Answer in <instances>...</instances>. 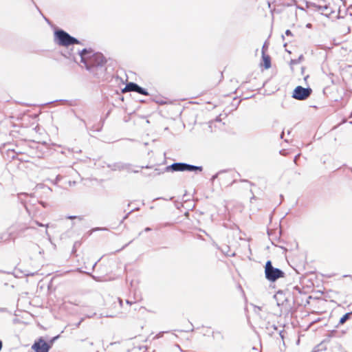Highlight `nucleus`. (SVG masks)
Instances as JSON below:
<instances>
[{"instance_id": "nucleus-8", "label": "nucleus", "mask_w": 352, "mask_h": 352, "mask_svg": "<svg viewBox=\"0 0 352 352\" xmlns=\"http://www.w3.org/2000/svg\"><path fill=\"white\" fill-rule=\"evenodd\" d=\"M220 179L221 183L225 186H231L234 182V175L231 172H225L220 175Z\"/></svg>"}, {"instance_id": "nucleus-13", "label": "nucleus", "mask_w": 352, "mask_h": 352, "mask_svg": "<svg viewBox=\"0 0 352 352\" xmlns=\"http://www.w3.org/2000/svg\"><path fill=\"white\" fill-rule=\"evenodd\" d=\"M67 219H78L79 220H82V218L80 217H76V216H69L67 217Z\"/></svg>"}, {"instance_id": "nucleus-15", "label": "nucleus", "mask_w": 352, "mask_h": 352, "mask_svg": "<svg viewBox=\"0 0 352 352\" xmlns=\"http://www.w3.org/2000/svg\"><path fill=\"white\" fill-rule=\"evenodd\" d=\"M36 225H37V226H40V227H43V226H44L42 223H38V222H37V221L36 222Z\"/></svg>"}, {"instance_id": "nucleus-10", "label": "nucleus", "mask_w": 352, "mask_h": 352, "mask_svg": "<svg viewBox=\"0 0 352 352\" xmlns=\"http://www.w3.org/2000/svg\"><path fill=\"white\" fill-rule=\"evenodd\" d=\"M261 65H263L265 69L271 67V58L269 55L263 53Z\"/></svg>"}, {"instance_id": "nucleus-9", "label": "nucleus", "mask_w": 352, "mask_h": 352, "mask_svg": "<svg viewBox=\"0 0 352 352\" xmlns=\"http://www.w3.org/2000/svg\"><path fill=\"white\" fill-rule=\"evenodd\" d=\"M198 333L203 336L207 337L213 336L214 331L211 327L207 326H201L197 329Z\"/></svg>"}, {"instance_id": "nucleus-6", "label": "nucleus", "mask_w": 352, "mask_h": 352, "mask_svg": "<svg viewBox=\"0 0 352 352\" xmlns=\"http://www.w3.org/2000/svg\"><path fill=\"white\" fill-rule=\"evenodd\" d=\"M51 346L46 342L43 338H40L32 346V349L35 352H48Z\"/></svg>"}, {"instance_id": "nucleus-18", "label": "nucleus", "mask_w": 352, "mask_h": 352, "mask_svg": "<svg viewBox=\"0 0 352 352\" xmlns=\"http://www.w3.org/2000/svg\"><path fill=\"white\" fill-rule=\"evenodd\" d=\"M286 34H287V35L291 34V32H290L289 30H287V31H286Z\"/></svg>"}, {"instance_id": "nucleus-1", "label": "nucleus", "mask_w": 352, "mask_h": 352, "mask_svg": "<svg viewBox=\"0 0 352 352\" xmlns=\"http://www.w3.org/2000/svg\"><path fill=\"white\" fill-rule=\"evenodd\" d=\"M80 57L87 69L102 66L106 63V59L101 53H95L91 50H83L80 52Z\"/></svg>"}, {"instance_id": "nucleus-4", "label": "nucleus", "mask_w": 352, "mask_h": 352, "mask_svg": "<svg viewBox=\"0 0 352 352\" xmlns=\"http://www.w3.org/2000/svg\"><path fill=\"white\" fill-rule=\"evenodd\" d=\"M311 94L312 89L311 88H304L301 86H297L293 91L292 98L298 100H305L307 99Z\"/></svg>"}, {"instance_id": "nucleus-7", "label": "nucleus", "mask_w": 352, "mask_h": 352, "mask_svg": "<svg viewBox=\"0 0 352 352\" xmlns=\"http://www.w3.org/2000/svg\"><path fill=\"white\" fill-rule=\"evenodd\" d=\"M123 92L135 91L142 95L148 96V93L143 88L139 87L137 84L133 82H129L126 84L124 89L122 90Z\"/></svg>"}, {"instance_id": "nucleus-19", "label": "nucleus", "mask_w": 352, "mask_h": 352, "mask_svg": "<svg viewBox=\"0 0 352 352\" xmlns=\"http://www.w3.org/2000/svg\"><path fill=\"white\" fill-rule=\"evenodd\" d=\"M1 348H2V342H1V341H0V350L1 349Z\"/></svg>"}, {"instance_id": "nucleus-5", "label": "nucleus", "mask_w": 352, "mask_h": 352, "mask_svg": "<svg viewBox=\"0 0 352 352\" xmlns=\"http://www.w3.org/2000/svg\"><path fill=\"white\" fill-rule=\"evenodd\" d=\"M173 171H202L201 166H196L192 165L186 164L184 163H175L167 168Z\"/></svg>"}, {"instance_id": "nucleus-3", "label": "nucleus", "mask_w": 352, "mask_h": 352, "mask_svg": "<svg viewBox=\"0 0 352 352\" xmlns=\"http://www.w3.org/2000/svg\"><path fill=\"white\" fill-rule=\"evenodd\" d=\"M265 277L270 281H275L279 278L284 277V272L279 269L274 268L270 261H267L265 267Z\"/></svg>"}, {"instance_id": "nucleus-16", "label": "nucleus", "mask_w": 352, "mask_h": 352, "mask_svg": "<svg viewBox=\"0 0 352 352\" xmlns=\"http://www.w3.org/2000/svg\"><path fill=\"white\" fill-rule=\"evenodd\" d=\"M126 304L129 305H131L133 304V302L131 301H129V300H126Z\"/></svg>"}, {"instance_id": "nucleus-12", "label": "nucleus", "mask_w": 352, "mask_h": 352, "mask_svg": "<svg viewBox=\"0 0 352 352\" xmlns=\"http://www.w3.org/2000/svg\"><path fill=\"white\" fill-rule=\"evenodd\" d=\"M80 245H81L80 242H76L74 244V248H73V250H72L73 254H76L77 248H79L80 246Z\"/></svg>"}, {"instance_id": "nucleus-11", "label": "nucleus", "mask_w": 352, "mask_h": 352, "mask_svg": "<svg viewBox=\"0 0 352 352\" xmlns=\"http://www.w3.org/2000/svg\"><path fill=\"white\" fill-rule=\"evenodd\" d=\"M351 313H347L344 314L340 320L339 324H343L350 317Z\"/></svg>"}, {"instance_id": "nucleus-2", "label": "nucleus", "mask_w": 352, "mask_h": 352, "mask_svg": "<svg viewBox=\"0 0 352 352\" xmlns=\"http://www.w3.org/2000/svg\"><path fill=\"white\" fill-rule=\"evenodd\" d=\"M56 42L61 46H69L74 44H78L79 41L71 36L66 32L59 30L54 32Z\"/></svg>"}, {"instance_id": "nucleus-14", "label": "nucleus", "mask_w": 352, "mask_h": 352, "mask_svg": "<svg viewBox=\"0 0 352 352\" xmlns=\"http://www.w3.org/2000/svg\"><path fill=\"white\" fill-rule=\"evenodd\" d=\"M248 352H260L259 350L255 347L252 348Z\"/></svg>"}, {"instance_id": "nucleus-17", "label": "nucleus", "mask_w": 352, "mask_h": 352, "mask_svg": "<svg viewBox=\"0 0 352 352\" xmlns=\"http://www.w3.org/2000/svg\"><path fill=\"white\" fill-rule=\"evenodd\" d=\"M151 230V229L150 228H146L144 230L147 232V231H150Z\"/></svg>"}]
</instances>
